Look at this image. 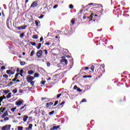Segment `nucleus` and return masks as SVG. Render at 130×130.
<instances>
[{"label": "nucleus", "mask_w": 130, "mask_h": 130, "mask_svg": "<svg viewBox=\"0 0 130 130\" xmlns=\"http://www.w3.org/2000/svg\"><path fill=\"white\" fill-rule=\"evenodd\" d=\"M25 64H26V62H25V61H21L20 62V65H21V66H24Z\"/></svg>", "instance_id": "obj_33"}, {"label": "nucleus", "mask_w": 130, "mask_h": 130, "mask_svg": "<svg viewBox=\"0 0 130 130\" xmlns=\"http://www.w3.org/2000/svg\"><path fill=\"white\" fill-rule=\"evenodd\" d=\"M18 78L17 77H15V78L13 80H12V82H15L17 80Z\"/></svg>", "instance_id": "obj_48"}, {"label": "nucleus", "mask_w": 130, "mask_h": 130, "mask_svg": "<svg viewBox=\"0 0 130 130\" xmlns=\"http://www.w3.org/2000/svg\"><path fill=\"white\" fill-rule=\"evenodd\" d=\"M54 112H55V111L53 110L51 112H50L49 114V115H52L53 113H54Z\"/></svg>", "instance_id": "obj_39"}, {"label": "nucleus", "mask_w": 130, "mask_h": 130, "mask_svg": "<svg viewBox=\"0 0 130 130\" xmlns=\"http://www.w3.org/2000/svg\"><path fill=\"white\" fill-rule=\"evenodd\" d=\"M17 92V88H15L13 90H12V93L13 94H16Z\"/></svg>", "instance_id": "obj_25"}, {"label": "nucleus", "mask_w": 130, "mask_h": 130, "mask_svg": "<svg viewBox=\"0 0 130 130\" xmlns=\"http://www.w3.org/2000/svg\"><path fill=\"white\" fill-rule=\"evenodd\" d=\"M43 37H40V42H42V41H43Z\"/></svg>", "instance_id": "obj_58"}, {"label": "nucleus", "mask_w": 130, "mask_h": 130, "mask_svg": "<svg viewBox=\"0 0 130 130\" xmlns=\"http://www.w3.org/2000/svg\"><path fill=\"white\" fill-rule=\"evenodd\" d=\"M45 45H47L48 46H49L50 45V42L45 43Z\"/></svg>", "instance_id": "obj_47"}, {"label": "nucleus", "mask_w": 130, "mask_h": 130, "mask_svg": "<svg viewBox=\"0 0 130 130\" xmlns=\"http://www.w3.org/2000/svg\"><path fill=\"white\" fill-rule=\"evenodd\" d=\"M90 70L92 71V72H94V66H91L90 67Z\"/></svg>", "instance_id": "obj_29"}, {"label": "nucleus", "mask_w": 130, "mask_h": 130, "mask_svg": "<svg viewBox=\"0 0 130 130\" xmlns=\"http://www.w3.org/2000/svg\"><path fill=\"white\" fill-rule=\"evenodd\" d=\"M65 104V102H62L61 103L59 104V105H57V107H60L61 106V108L64 106V105Z\"/></svg>", "instance_id": "obj_14"}, {"label": "nucleus", "mask_w": 130, "mask_h": 130, "mask_svg": "<svg viewBox=\"0 0 130 130\" xmlns=\"http://www.w3.org/2000/svg\"><path fill=\"white\" fill-rule=\"evenodd\" d=\"M10 92V90H4V92L6 94H8L9 92Z\"/></svg>", "instance_id": "obj_36"}, {"label": "nucleus", "mask_w": 130, "mask_h": 130, "mask_svg": "<svg viewBox=\"0 0 130 130\" xmlns=\"http://www.w3.org/2000/svg\"><path fill=\"white\" fill-rule=\"evenodd\" d=\"M85 70H88L89 67H83L81 70V72H82V71H84Z\"/></svg>", "instance_id": "obj_21"}, {"label": "nucleus", "mask_w": 130, "mask_h": 130, "mask_svg": "<svg viewBox=\"0 0 130 130\" xmlns=\"http://www.w3.org/2000/svg\"><path fill=\"white\" fill-rule=\"evenodd\" d=\"M8 120H9V118H8V117L4 118V121H7Z\"/></svg>", "instance_id": "obj_55"}, {"label": "nucleus", "mask_w": 130, "mask_h": 130, "mask_svg": "<svg viewBox=\"0 0 130 130\" xmlns=\"http://www.w3.org/2000/svg\"><path fill=\"white\" fill-rule=\"evenodd\" d=\"M28 118V116L27 115H24V116H23V121H24V122H26V121H27Z\"/></svg>", "instance_id": "obj_12"}, {"label": "nucleus", "mask_w": 130, "mask_h": 130, "mask_svg": "<svg viewBox=\"0 0 130 130\" xmlns=\"http://www.w3.org/2000/svg\"><path fill=\"white\" fill-rule=\"evenodd\" d=\"M44 17V15H41L39 17V18L40 19H42V18H43Z\"/></svg>", "instance_id": "obj_53"}, {"label": "nucleus", "mask_w": 130, "mask_h": 130, "mask_svg": "<svg viewBox=\"0 0 130 130\" xmlns=\"http://www.w3.org/2000/svg\"><path fill=\"white\" fill-rule=\"evenodd\" d=\"M34 73V71L32 70H29L27 72V74L29 75H31Z\"/></svg>", "instance_id": "obj_17"}, {"label": "nucleus", "mask_w": 130, "mask_h": 130, "mask_svg": "<svg viewBox=\"0 0 130 130\" xmlns=\"http://www.w3.org/2000/svg\"><path fill=\"white\" fill-rule=\"evenodd\" d=\"M34 52H35V51L34 50H31L30 54V56H32L34 54Z\"/></svg>", "instance_id": "obj_34"}, {"label": "nucleus", "mask_w": 130, "mask_h": 130, "mask_svg": "<svg viewBox=\"0 0 130 130\" xmlns=\"http://www.w3.org/2000/svg\"><path fill=\"white\" fill-rule=\"evenodd\" d=\"M85 102H86V100L85 99H83L82 100L81 103H85Z\"/></svg>", "instance_id": "obj_49"}, {"label": "nucleus", "mask_w": 130, "mask_h": 130, "mask_svg": "<svg viewBox=\"0 0 130 130\" xmlns=\"http://www.w3.org/2000/svg\"><path fill=\"white\" fill-rule=\"evenodd\" d=\"M71 23H72V24H75V20L74 19H72L71 20Z\"/></svg>", "instance_id": "obj_57"}, {"label": "nucleus", "mask_w": 130, "mask_h": 130, "mask_svg": "<svg viewBox=\"0 0 130 130\" xmlns=\"http://www.w3.org/2000/svg\"><path fill=\"white\" fill-rule=\"evenodd\" d=\"M35 22L36 26L38 27L39 25V23H40V21L39 20H36Z\"/></svg>", "instance_id": "obj_22"}, {"label": "nucleus", "mask_w": 130, "mask_h": 130, "mask_svg": "<svg viewBox=\"0 0 130 130\" xmlns=\"http://www.w3.org/2000/svg\"><path fill=\"white\" fill-rule=\"evenodd\" d=\"M39 77V74L38 73H36L35 74H34V77L35 78H38Z\"/></svg>", "instance_id": "obj_26"}, {"label": "nucleus", "mask_w": 130, "mask_h": 130, "mask_svg": "<svg viewBox=\"0 0 130 130\" xmlns=\"http://www.w3.org/2000/svg\"><path fill=\"white\" fill-rule=\"evenodd\" d=\"M45 83H46V81H42V82H40V84H42L45 85Z\"/></svg>", "instance_id": "obj_44"}, {"label": "nucleus", "mask_w": 130, "mask_h": 130, "mask_svg": "<svg viewBox=\"0 0 130 130\" xmlns=\"http://www.w3.org/2000/svg\"><path fill=\"white\" fill-rule=\"evenodd\" d=\"M3 101V96H0V103H2Z\"/></svg>", "instance_id": "obj_51"}, {"label": "nucleus", "mask_w": 130, "mask_h": 130, "mask_svg": "<svg viewBox=\"0 0 130 130\" xmlns=\"http://www.w3.org/2000/svg\"><path fill=\"white\" fill-rule=\"evenodd\" d=\"M28 83H29L31 86H34V84L36 83V81H32L30 82H28Z\"/></svg>", "instance_id": "obj_27"}, {"label": "nucleus", "mask_w": 130, "mask_h": 130, "mask_svg": "<svg viewBox=\"0 0 130 130\" xmlns=\"http://www.w3.org/2000/svg\"><path fill=\"white\" fill-rule=\"evenodd\" d=\"M3 78H4L3 79V80L5 81H8V78H9V76L7 74H5L3 75Z\"/></svg>", "instance_id": "obj_9"}, {"label": "nucleus", "mask_w": 130, "mask_h": 130, "mask_svg": "<svg viewBox=\"0 0 130 130\" xmlns=\"http://www.w3.org/2000/svg\"><path fill=\"white\" fill-rule=\"evenodd\" d=\"M94 15V13H92L90 16H87V18L89 19L93 18V16Z\"/></svg>", "instance_id": "obj_24"}, {"label": "nucleus", "mask_w": 130, "mask_h": 130, "mask_svg": "<svg viewBox=\"0 0 130 130\" xmlns=\"http://www.w3.org/2000/svg\"><path fill=\"white\" fill-rule=\"evenodd\" d=\"M16 28H18V29L19 30H21L22 29L21 27H19V26L17 27Z\"/></svg>", "instance_id": "obj_62"}, {"label": "nucleus", "mask_w": 130, "mask_h": 130, "mask_svg": "<svg viewBox=\"0 0 130 130\" xmlns=\"http://www.w3.org/2000/svg\"><path fill=\"white\" fill-rule=\"evenodd\" d=\"M2 16H3L4 17H5V13H4V11H2Z\"/></svg>", "instance_id": "obj_56"}, {"label": "nucleus", "mask_w": 130, "mask_h": 130, "mask_svg": "<svg viewBox=\"0 0 130 130\" xmlns=\"http://www.w3.org/2000/svg\"><path fill=\"white\" fill-rule=\"evenodd\" d=\"M29 44L34 46H35L36 45V42H30Z\"/></svg>", "instance_id": "obj_30"}, {"label": "nucleus", "mask_w": 130, "mask_h": 130, "mask_svg": "<svg viewBox=\"0 0 130 130\" xmlns=\"http://www.w3.org/2000/svg\"><path fill=\"white\" fill-rule=\"evenodd\" d=\"M17 109V107H15V108H12L11 109V111L12 112H14L15 110H16Z\"/></svg>", "instance_id": "obj_35"}, {"label": "nucleus", "mask_w": 130, "mask_h": 130, "mask_svg": "<svg viewBox=\"0 0 130 130\" xmlns=\"http://www.w3.org/2000/svg\"><path fill=\"white\" fill-rule=\"evenodd\" d=\"M12 97V92H9L8 94L7 95V99H9Z\"/></svg>", "instance_id": "obj_15"}, {"label": "nucleus", "mask_w": 130, "mask_h": 130, "mask_svg": "<svg viewBox=\"0 0 130 130\" xmlns=\"http://www.w3.org/2000/svg\"><path fill=\"white\" fill-rule=\"evenodd\" d=\"M60 127V125L59 126H53L52 127V128H50V130H57L58 128H59Z\"/></svg>", "instance_id": "obj_11"}, {"label": "nucleus", "mask_w": 130, "mask_h": 130, "mask_svg": "<svg viewBox=\"0 0 130 130\" xmlns=\"http://www.w3.org/2000/svg\"><path fill=\"white\" fill-rule=\"evenodd\" d=\"M33 39H38V36L36 35H35L32 37Z\"/></svg>", "instance_id": "obj_37"}, {"label": "nucleus", "mask_w": 130, "mask_h": 130, "mask_svg": "<svg viewBox=\"0 0 130 130\" xmlns=\"http://www.w3.org/2000/svg\"><path fill=\"white\" fill-rule=\"evenodd\" d=\"M27 27V25H21L20 27L22 29H24L26 28V27Z\"/></svg>", "instance_id": "obj_31"}, {"label": "nucleus", "mask_w": 130, "mask_h": 130, "mask_svg": "<svg viewBox=\"0 0 130 130\" xmlns=\"http://www.w3.org/2000/svg\"><path fill=\"white\" fill-rule=\"evenodd\" d=\"M18 130H23V127H22V126H18Z\"/></svg>", "instance_id": "obj_40"}, {"label": "nucleus", "mask_w": 130, "mask_h": 130, "mask_svg": "<svg viewBox=\"0 0 130 130\" xmlns=\"http://www.w3.org/2000/svg\"><path fill=\"white\" fill-rule=\"evenodd\" d=\"M5 110H6V108L4 107V108H3V109L1 111V112L3 113V112L5 111Z\"/></svg>", "instance_id": "obj_64"}, {"label": "nucleus", "mask_w": 130, "mask_h": 130, "mask_svg": "<svg viewBox=\"0 0 130 130\" xmlns=\"http://www.w3.org/2000/svg\"><path fill=\"white\" fill-rule=\"evenodd\" d=\"M1 69L2 70H5V66H2V67H1Z\"/></svg>", "instance_id": "obj_63"}, {"label": "nucleus", "mask_w": 130, "mask_h": 130, "mask_svg": "<svg viewBox=\"0 0 130 130\" xmlns=\"http://www.w3.org/2000/svg\"><path fill=\"white\" fill-rule=\"evenodd\" d=\"M44 51L45 52V55H47L48 54V51L47 50H44Z\"/></svg>", "instance_id": "obj_54"}, {"label": "nucleus", "mask_w": 130, "mask_h": 130, "mask_svg": "<svg viewBox=\"0 0 130 130\" xmlns=\"http://www.w3.org/2000/svg\"><path fill=\"white\" fill-rule=\"evenodd\" d=\"M38 6V4L36 1H35L33 3H31L30 8H34L35 7H37Z\"/></svg>", "instance_id": "obj_6"}, {"label": "nucleus", "mask_w": 130, "mask_h": 130, "mask_svg": "<svg viewBox=\"0 0 130 130\" xmlns=\"http://www.w3.org/2000/svg\"><path fill=\"white\" fill-rule=\"evenodd\" d=\"M10 70L12 72V74H14L15 72H16V70L14 67H11Z\"/></svg>", "instance_id": "obj_13"}, {"label": "nucleus", "mask_w": 130, "mask_h": 130, "mask_svg": "<svg viewBox=\"0 0 130 130\" xmlns=\"http://www.w3.org/2000/svg\"><path fill=\"white\" fill-rule=\"evenodd\" d=\"M58 7V5H55L53 7V9H55L57 7Z\"/></svg>", "instance_id": "obj_52"}, {"label": "nucleus", "mask_w": 130, "mask_h": 130, "mask_svg": "<svg viewBox=\"0 0 130 130\" xmlns=\"http://www.w3.org/2000/svg\"><path fill=\"white\" fill-rule=\"evenodd\" d=\"M77 91H79V92H82L83 91V89H80L79 87H78L77 89Z\"/></svg>", "instance_id": "obj_32"}, {"label": "nucleus", "mask_w": 130, "mask_h": 130, "mask_svg": "<svg viewBox=\"0 0 130 130\" xmlns=\"http://www.w3.org/2000/svg\"><path fill=\"white\" fill-rule=\"evenodd\" d=\"M53 104V102H49V103H46V108H47V109H50L51 108V106Z\"/></svg>", "instance_id": "obj_5"}, {"label": "nucleus", "mask_w": 130, "mask_h": 130, "mask_svg": "<svg viewBox=\"0 0 130 130\" xmlns=\"http://www.w3.org/2000/svg\"><path fill=\"white\" fill-rule=\"evenodd\" d=\"M69 8L71 9H74V6H73L72 5H69Z\"/></svg>", "instance_id": "obj_46"}, {"label": "nucleus", "mask_w": 130, "mask_h": 130, "mask_svg": "<svg viewBox=\"0 0 130 130\" xmlns=\"http://www.w3.org/2000/svg\"><path fill=\"white\" fill-rule=\"evenodd\" d=\"M60 62H64L65 64L67 65L68 64V61L67 59L62 58L61 60H60Z\"/></svg>", "instance_id": "obj_8"}, {"label": "nucleus", "mask_w": 130, "mask_h": 130, "mask_svg": "<svg viewBox=\"0 0 130 130\" xmlns=\"http://www.w3.org/2000/svg\"><path fill=\"white\" fill-rule=\"evenodd\" d=\"M70 61H72V64H74V58H72Z\"/></svg>", "instance_id": "obj_59"}, {"label": "nucleus", "mask_w": 130, "mask_h": 130, "mask_svg": "<svg viewBox=\"0 0 130 130\" xmlns=\"http://www.w3.org/2000/svg\"><path fill=\"white\" fill-rule=\"evenodd\" d=\"M20 74H23V70H22V69H21V70H20Z\"/></svg>", "instance_id": "obj_60"}, {"label": "nucleus", "mask_w": 130, "mask_h": 130, "mask_svg": "<svg viewBox=\"0 0 130 130\" xmlns=\"http://www.w3.org/2000/svg\"><path fill=\"white\" fill-rule=\"evenodd\" d=\"M20 75V73H19L18 72H17L15 75V78H18V76Z\"/></svg>", "instance_id": "obj_45"}, {"label": "nucleus", "mask_w": 130, "mask_h": 130, "mask_svg": "<svg viewBox=\"0 0 130 130\" xmlns=\"http://www.w3.org/2000/svg\"><path fill=\"white\" fill-rule=\"evenodd\" d=\"M26 107V105H25L24 106H21L20 109V111H21L22 110H23V109H24V111L26 109V108H25Z\"/></svg>", "instance_id": "obj_16"}, {"label": "nucleus", "mask_w": 130, "mask_h": 130, "mask_svg": "<svg viewBox=\"0 0 130 130\" xmlns=\"http://www.w3.org/2000/svg\"><path fill=\"white\" fill-rule=\"evenodd\" d=\"M41 46H42V44L39 43L37 47L38 49H40V48H41Z\"/></svg>", "instance_id": "obj_28"}, {"label": "nucleus", "mask_w": 130, "mask_h": 130, "mask_svg": "<svg viewBox=\"0 0 130 130\" xmlns=\"http://www.w3.org/2000/svg\"><path fill=\"white\" fill-rule=\"evenodd\" d=\"M32 127V124H29L28 127L26 128V129H31Z\"/></svg>", "instance_id": "obj_20"}, {"label": "nucleus", "mask_w": 130, "mask_h": 130, "mask_svg": "<svg viewBox=\"0 0 130 130\" xmlns=\"http://www.w3.org/2000/svg\"><path fill=\"white\" fill-rule=\"evenodd\" d=\"M83 78H92L91 75H85L83 76Z\"/></svg>", "instance_id": "obj_23"}, {"label": "nucleus", "mask_w": 130, "mask_h": 130, "mask_svg": "<svg viewBox=\"0 0 130 130\" xmlns=\"http://www.w3.org/2000/svg\"><path fill=\"white\" fill-rule=\"evenodd\" d=\"M20 70H19V68H17V70H16L17 73H19L20 72Z\"/></svg>", "instance_id": "obj_61"}, {"label": "nucleus", "mask_w": 130, "mask_h": 130, "mask_svg": "<svg viewBox=\"0 0 130 130\" xmlns=\"http://www.w3.org/2000/svg\"><path fill=\"white\" fill-rule=\"evenodd\" d=\"M23 102L22 101L18 100V101L16 102V105L18 106H20L22 105Z\"/></svg>", "instance_id": "obj_7"}, {"label": "nucleus", "mask_w": 130, "mask_h": 130, "mask_svg": "<svg viewBox=\"0 0 130 130\" xmlns=\"http://www.w3.org/2000/svg\"><path fill=\"white\" fill-rule=\"evenodd\" d=\"M35 78L30 75H28L26 76V81H27L28 83H30Z\"/></svg>", "instance_id": "obj_2"}, {"label": "nucleus", "mask_w": 130, "mask_h": 130, "mask_svg": "<svg viewBox=\"0 0 130 130\" xmlns=\"http://www.w3.org/2000/svg\"><path fill=\"white\" fill-rule=\"evenodd\" d=\"M6 73L7 74H11V75H14V74H12V72H11V71L10 70H7L6 71Z\"/></svg>", "instance_id": "obj_19"}, {"label": "nucleus", "mask_w": 130, "mask_h": 130, "mask_svg": "<svg viewBox=\"0 0 130 130\" xmlns=\"http://www.w3.org/2000/svg\"><path fill=\"white\" fill-rule=\"evenodd\" d=\"M24 33L23 32H22V33H21L20 35V37L21 38V39H22L23 37H24Z\"/></svg>", "instance_id": "obj_38"}, {"label": "nucleus", "mask_w": 130, "mask_h": 130, "mask_svg": "<svg viewBox=\"0 0 130 130\" xmlns=\"http://www.w3.org/2000/svg\"><path fill=\"white\" fill-rule=\"evenodd\" d=\"M11 125H6L4 127H2V130H10Z\"/></svg>", "instance_id": "obj_4"}, {"label": "nucleus", "mask_w": 130, "mask_h": 130, "mask_svg": "<svg viewBox=\"0 0 130 130\" xmlns=\"http://www.w3.org/2000/svg\"><path fill=\"white\" fill-rule=\"evenodd\" d=\"M8 116V111H6L4 114H3V115L1 116V117L2 118H4L5 116Z\"/></svg>", "instance_id": "obj_10"}, {"label": "nucleus", "mask_w": 130, "mask_h": 130, "mask_svg": "<svg viewBox=\"0 0 130 130\" xmlns=\"http://www.w3.org/2000/svg\"><path fill=\"white\" fill-rule=\"evenodd\" d=\"M58 102L57 101L55 102L53 107L56 106L57 105V104H58Z\"/></svg>", "instance_id": "obj_41"}, {"label": "nucleus", "mask_w": 130, "mask_h": 130, "mask_svg": "<svg viewBox=\"0 0 130 130\" xmlns=\"http://www.w3.org/2000/svg\"><path fill=\"white\" fill-rule=\"evenodd\" d=\"M61 93L58 94L57 95V99H59L60 97L61 96Z\"/></svg>", "instance_id": "obj_42"}, {"label": "nucleus", "mask_w": 130, "mask_h": 130, "mask_svg": "<svg viewBox=\"0 0 130 130\" xmlns=\"http://www.w3.org/2000/svg\"><path fill=\"white\" fill-rule=\"evenodd\" d=\"M23 92V90H22L21 89H19V93H22Z\"/></svg>", "instance_id": "obj_50"}, {"label": "nucleus", "mask_w": 130, "mask_h": 130, "mask_svg": "<svg viewBox=\"0 0 130 130\" xmlns=\"http://www.w3.org/2000/svg\"><path fill=\"white\" fill-rule=\"evenodd\" d=\"M14 84L13 82H11L9 84H7L6 87H11Z\"/></svg>", "instance_id": "obj_18"}, {"label": "nucleus", "mask_w": 130, "mask_h": 130, "mask_svg": "<svg viewBox=\"0 0 130 130\" xmlns=\"http://www.w3.org/2000/svg\"><path fill=\"white\" fill-rule=\"evenodd\" d=\"M78 88V87L76 85H74V87H73V89L74 90H76Z\"/></svg>", "instance_id": "obj_43"}, {"label": "nucleus", "mask_w": 130, "mask_h": 130, "mask_svg": "<svg viewBox=\"0 0 130 130\" xmlns=\"http://www.w3.org/2000/svg\"><path fill=\"white\" fill-rule=\"evenodd\" d=\"M95 72L96 74H101V75H99V78H100L101 76H102V74L105 73V64H102L101 65L100 67L95 70Z\"/></svg>", "instance_id": "obj_1"}, {"label": "nucleus", "mask_w": 130, "mask_h": 130, "mask_svg": "<svg viewBox=\"0 0 130 130\" xmlns=\"http://www.w3.org/2000/svg\"><path fill=\"white\" fill-rule=\"evenodd\" d=\"M43 51L42 50H39L37 53V56L39 58H41L42 57Z\"/></svg>", "instance_id": "obj_3"}]
</instances>
